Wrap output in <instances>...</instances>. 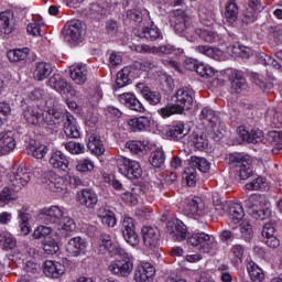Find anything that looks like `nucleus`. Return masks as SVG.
Here are the masks:
<instances>
[{"instance_id": "f3484780", "label": "nucleus", "mask_w": 282, "mask_h": 282, "mask_svg": "<svg viewBox=\"0 0 282 282\" xmlns=\"http://www.w3.org/2000/svg\"><path fill=\"white\" fill-rule=\"evenodd\" d=\"M76 202L84 208L94 209L98 204V194L91 188H84L77 192Z\"/></svg>"}, {"instance_id": "a211bd4d", "label": "nucleus", "mask_w": 282, "mask_h": 282, "mask_svg": "<svg viewBox=\"0 0 282 282\" xmlns=\"http://www.w3.org/2000/svg\"><path fill=\"white\" fill-rule=\"evenodd\" d=\"M135 88L138 94H141L142 98H144L149 105L155 106L162 102V94L158 90L151 89L147 84L138 83Z\"/></svg>"}, {"instance_id": "e2e57ef3", "label": "nucleus", "mask_w": 282, "mask_h": 282, "mask_svg": "<svg viewBox=\"0 0 282 282\" xmlns=\"http://www.w3.org/2000/svg\"><path fill=\"white\" fill-rule=\"evenodd\" d=\"M120 25L116 20H108L106 22V32L109 36H117Z\"/></svg>"}, {"instance_id": "c756f323", "label": "nucleus", "mask_w": 282, "mask_h": 282, "mask_svg": "<svg viewBox=\"0 0 282 282\" xmlns=\"http://www.w3.org/2000/svg\"><path fill=\"white\" fill-rule=\"evenodd\" d=\"M53 70L52 64L47 62H36L34 64L33 77L35 80H45L52 76Z\"/></svg>"}, {"instance_id": "aec40b11", "label": "nucleus", "mask_w": 282, "mask_h": 282, "mask_svg": "<svg viewBox=\"0 0 282 282\" xmlns=\"http://www.w3.org/2000/svg\"><path fill=\"white\" fill-rule=\"evenodd\" d=\"M17 149V140L10 131L0 132V158L10 155Z\"/></svg>"}, {"instance_id": "8fccbe9b", "label": "nucleus", "mask_w": 282, "mask_h": 282, "mask_svg": "<svg viewBox=\"0 0 282 282\" xmlns=\"http://www.w3.org/2000/svg\"><path fill=\"white\" fill-rule=\"evenodd\" d=\"M0 243L6 250H13L17 248V239L10 232L0 231Z\"/></svg>"}, {"instance_id": "f8f14e48", "label": "nucleus", "mask_w": 282, "mask_h": 282, "mask_svg": "<svg viewBox=\"0 0 282 282\" xmlns=\"http://www.w3.org/2000/svg\"><path fill=\"white\" fill-rule=\"evenodd\" d=\"M63 34L66 43H69L70 45L80 43V41H83V34H85L83 22L79 20L70 21L68 26H65Z\"/></svg>"}, {"instance_id": "bf43d9fd", "label": "nucleus", "mask_w": 282, "mask_h": 282, "mask_svg": "<svg viewBox=\"0 0 282 282\" xmlns=\"http://www.w3.org/2000/svg\"><path fill=\"white\" fill-rule=\"evenodd\" d=\"M90 14L95 19H98V17H104V14H107V7L105 3L95 2L90 6Z\"/></svg>"}, {"instance_id": "6e6552de", "label": "nucleus", "mask_w": 282, "mask_h": 282, "mask_svg": "<svg viewBox=\"0 0 282 282\" xmlns=\"http://www.w3.org/2000/svg\"><path fill=\"white\" fill-rule=\"evenodd\" d=\"M117 167L121 175L128 177V180H138L142 177V167H140V162L130 160L124 156H119L117 159Z\"/></svg>"}, {"instance_id": "5701e85b", "label": "nucleus", "mask_w": 282, "mask_h": 282, "mask_svg": "<svg viewBox=\"0 0 282 282\" xmlns=\"http://www.w3.org/2000/svg\"><path fill=\"white\" fill-rule=\"evenodd\" d=\"M43 272L48 279H61L65 274V267L58 261L46 260L43 264Z\"/></svg>"}, {"instance_id": "338daca9", "label": "nucleus", "mask_w": 282, "mask_h": 282, "mask_svg": "<svg viewBox=\"0 0 282 282\" xmlns=\"http://www.w3.org/2000/svg\"><path fill=\"white\" fill-rule=\"evenodd\" d=\"M121 199L122 202H124L126 204H129L130 206H135V204H138V196L132 192L122 193Z\"/></svg>"}, {"instance_id": "a18cd8bd", "label": "nucleus", "mask_w": 282, "mask_h": 282, "mask_svg": "<svg viewBox=\"0 0 282 282\" xmlns=\"http://www.w3.org/2000/svg\"><path fill=\"white\" fill-rule=\"evenodd\" d=\"M195 50L199 52V54H204V56H208V58H214V61H221V56H224V52H221V50L210 47L208 45L196 46Z\"/></svg>"}, {"instance_id": "f03ea898", "label": "nucleus", "mask_w": 282, "mask_h": 282, "mask_svg": "<svg viewBox=\"0 0 282 282\" xmlns=\"http://www.w3.org/2000/svg\"><path fill=\"white\" fill-rule=\"evenodd\" d=\"M193 107V95L188 88H180L176 91V104L172 106H165L161 109L160 113L163 118H170L173 113H183L184 110H188Z\"/></svg>"}, {"instance_id": "c03bdc74", "label": "nucleus", "mask_w": 282, "mask_h": 282, "mask_svg": "<svg viewBox=\"0 0 282 282\" xmlns=\"http://www.w3.org/2000/svg\"><path fill=\"white\" fill-rule=\"evenodd\" d=\"M189 166L197 169L200 173H208L210 171V162L202 156H191Z\"/></svg>"}, {"instance_id": "6ab92c4d", "label": "nucleus", "mask_w": 282, "mask_h": 282, "mask_svg": "<svg viewBox=\"0 0 282 282\" xmlns=\"http://www.w3.org/2000/svg\"><path fill=\"white\" fill-rule=\"evenodd\" d=\"M143 243L150 250L160 246V230L156 227L144 226L141 229Z\"/></svg>"}, {"instance_id": "cd10ccee", "label": "nucleus", "mask_w": 282, "mask_h": 282, "mask_svg": "<svg viewBox=\"0 0 282 282\" xmlns=\"http://www.w3.org/2000/svg\"><path fill=\"white\" fill-rule=\"evenodd\" d=\"M50 164L53 169H57L58 171H64L67 173L69 171V159L62 151H55L52 153L50 158Z\"/></svg>"}, {"instance_id": "ea45409f", "label": "nucleus", "mask_w": 282, "mask_h": 282, "mask_svg": "<svg viewBox=\"0 0 282 282\" xmlns=\"http://www.w3.org/2000/svg\"><path fill=\"white\" fill-rule=\"evenodd\" d=\"M247 271L250 275L251 281L253 282H263V280L265 279L263 269L259 268V264L252 261L247 263Z\"/></svg>"}, {"instance_id": "9b49d317", "label": "nucleus", "mask_w": 282, "mask_h": 282, "mask_svg": "<svg viewBox=\"0 0 282 282\" xmlns=\"http://www.w3.org/2000/svg\"><path fill=\"white\" fill-rule=\"evenodd\" d=\"M48 85L52 89L57 91V94H61V96H65L66 98H74V96H76V89H74L61 74H54L48 79Z\"/></svg>"}, {"instance_id": "f257e3e1", "label": "nucleus", "mask_w": 282, "mask_h": 282, "mask_svg": "<svg viewBox=\"0 0 282 282\" xmlns=\"http://www.w3.org/2000/svg\"><path fill=\"white\" fill-rule=\"evenodd\" d=\"M39 219L46 226L40 225L33 232V239L48 237L54 231L62 235V237H67L76 228V224L67 213V208L63 206L55 205L41 209Z\"/></svg>"}, {"instance_id": "69168bd1", "label": "nucleus", "mask_w": 282, "mask_h": 282, "mask_svg": "<svg viewBox=\"0 0 282 282\" xmlns=\"http://www.w3.org/2000/svg\"><path fill=\"white\" fill-rule=\"evenodd\" d=\"M230 252L235 259H238V261H241L243 259V254L246 252V247L241 245H234L230 249Z\"/></svg>"}, {"instance_id": "e433bc0d", "label": "nucleus", "mask_w": 282, "mask_h": 282, "mask_svg": "<svg viewBox=\"0 0 282 282\" xmlns=\"http://www.w3.org/2000/svg\"><path fill=\"white\" fill-rule=\"evenodd\" d=\"M97 217L104 226H108L109 228H113L117 224L116 214H113V212L108 207H100L97 210Z\"/></svg>"}, {"instance_id": "79ce46f5", "label": "nucleus", "mask_w": 282, "mask_h": 282, "mask_svg": "<svg viewBox=\"0 0 282 282\" xmlns=\"http://www.w3.org/2000/svg\"><path fill=\"white\" fill-rule=\"evenodd\" d=\"M128 124L132 131H144L151 127V119L149 117H139L128 120Z\"/></svg>"}, {"instance_id": "dca6fc26", "label": "nucleus", "mask_w": 282, "mask_h": 282, "mask_svg": "<svg viewBox=\"0 0 282 282\" xmlns=\"http://www.w3.org/2000/svg\"><path fill=\"white\" fill-rule=\"evenodd\" d=\"M118 101L127 109H131V111H138L139 113H144L147 108L142 105V101L138 99L135 94L133 93H123L118 95Z\"/></svg>"}, {"instance_id": "72a5a7b5", "label": "nucleus", "mask_w": 282, "mask_h": 282, "mask_svg": "<svg viewBox=\"0 0 282 282\" xmlns=\"http://www.w3.org/2000/svg\"><path fill=\"white\" fill-rule=\"evenodd\" d=\"M64 133L67 138H80V130H78L76 119L69 113H66V120L64 121Z\"/></svg>"}, {"instance_id": "4468645a", "label": "nucleus", "mask_w": 282, "mask_h": 282, "mask_svg": "<svg viewBox=\"0 0 282 282\" xmlns=\"http://www.w3.org/2000/svg\"><path fill=\"white\" fill-rule=\"evenodd\" d=\"M121 231L127 243L135 248L140 240L138 239V234L135 232V224L133 218L126 216L121 224Z\"/></svg>"}, {"instance_id": "13d9d810", "label": "nucleus", "mask_w": 282, "mask_h": 282, "mask_svg": "<svg viewBox=\"0 0 282 282\" xmlns=\"http://www.w3.org/2000/svg\"><path fill=\"white\" fill-rule=\"evenodd\" d=\"M95 166L94 161L84 159L77 162L76 169L79 173H91Z\"/></svg>"}, {"instance_id": "f704fd0d", "label": "nucleus", "mask_w": 282, "mask_h": 282, "mask_svg": "<svg viewBox=\"0 0 282 282\" xmlns=\"http://www.w3.org/2000/svg\"><path fill=\"white\" fill-rule=\"evenodd\" d=\"M225 19L230 25H235L237 23V19H239V6L237 4V0H229L225 8Z\"/></svg>"}, {"instance_id": "2eb2a0df", "label": "nucleus", "mask_w": 282, "mask_h": 282, "mask_svg": "<svg viewBox=\"0 0 282 282\" xmlns=\"http://www.w3.org/2000/svg\"><path fill=\"white\" fill-rule=\"evenodd\" d=\"M167 232L173 241H184L188 237L186 225L177 218H173L167 223Z\"/></svg>"}, {"instance_id": "2f4dec72", "label": "nucleus", "mask_w": 282, "mask_h": 282, "mask_svg": "<svg viewBox=\"0 0 282 282\" xmlns=\"http://www.w3.org/2000/svg\"><path fill=\"white\" fill-rule=\"evenodd\" d=\"M44 110L39 106H29L23 110V118L29 124H36L39 120H43Z\"/></svg>"}, {"instance_id": "4c0bfd02", "label": "nucleus", "mask_w": 282, "mask_h": 282, "mask_svg": "<svg viewBox=\"0 0 282 282\" xmlns=\"http://www.w3.org/2000/svg\"><path fill=\"white\" fill-rule=\"evenodd\" d=\"M87 148L95 155H104L105 154V144L102 143V140H100L99 135L91 134L88 138Z\"/></svg>"}, {"instance_id": "5fc2aeb1", "label": "nucleus", "mask_w": 282, "mask_h": 282, "mask_svg": "<svg viewBox=\"0 0 282 282\" xmlns=\"http://www.w3.org/2000/svg\"><path fill=\"white\" fill-rule=\"evenodd\" d=\"M126 149H128L130 153H134V155H138L140 153H144L147 145H144L142 141L131 140L126 142Z\"/></svg>"}, {"instance_id": "4be33fe9", "label": "nucleus", "mask_w": 282, "mask_h": 282, "mask_svg": "<svg viewBox=\"0 0 282 282\" xmlns=\"http://www.w3.org/2000/svg\"><path fill=\"white\" fill-rule=\"evenodd\" d=\"M68 182L67 177L51 173L47 180V188L53 193H67Z\"/></svg>"}, {"instance_id": "7c9ffc66", "label": "nucleus", "mask_w": 282, "mask_h": 282, "mask_svg": "<svg viewBox=\"0 0 282 282\" xmlns=\"http://www.w3.org/2000/svg\"><path fill=\"white\" fill-rule=\"evenodd\" d=\"M191 129L182 121L172 124L166 131V135L170 140H182L184 135H188Z\"/></svg>"}, {"instance_id": "052dcab7", "label": "nucleus", "mask_w": 282, "mask_h": 282, "mask_svg": "<svg viewBox=\"0 0 282 282\" xmlns=\"http://www.w3.org/2000/svg\"><path fill=\"white\" fill-rule=\"evenodd\" d=\"M232 54H236L241 58H250V56H252V51L249 47L241 46L238 44L232 47Z\"/></svg>"}, {"instance_id": "473e14b6", "label": "nucleus", "mask_w": 282, "mask_h": 282, "mask_svg": "<svg viewBox=\"0 0 282 282\" xmlns=\"http://www.w3.org/2000/svg\"><path fill=\"white\" fill-rule=\"evenodd\" d=\"M229 79L231 80V89L237 94H240V91H243L248 87L246 77L241 70H231Z\"/></svg>"}, {"instance_id": "bb28decb", "label": "nucleus", "mask_w": 282, "mask_h": 282, "mask_svg": "<svg viewBox=\"0 0 282 282\" xmlns=\"http://www.w3.org/2000/svg\"><path fill=\"white\" fill-rule=\"evenodd\" d=\"M238 135L241 138V140L249 142L250 144L263 142V131L259 129H252L251 131H248L246 127H239Z\"/></svg>"}, {"instance_id": "a878e982", "label": "nucleus", "mask_w": 282, "mask_h": 282, "mask_svg": "<svg viewBox=\"0 0 282 282\" xmlns=\"http://www.w3.org/2000/svg\"><path fill=\"white\" fill-rule=\"evenodd\" d=\"M85 250H87V242L80 237L72 238L67 242L66 251L69 257H80V254H85Z\"/></svg>"}, {"instance_id": "603ef678", "label": "nucleus", "mask_w": 282, "mask_h": 282, "mask_svg": "<svg viewBox=\"0 0 282 282\" xmlns=\"http://www.w3.org/2000/svg\"><path fill=\"white\" fill-rule=\"evenodd\" d=\"M160 36V30L155 28H145L139 31L138 37L145 39L147 41H158Z\"/></svg>"}, {"instance_id": "6e6d98bb", "label": "nucleus", "mask_w": 282, "mask_h": 282, "mask_svg": "<svg viewBox=\"0 0 282 282\" xmlns=\"http://www.w3.org/2000/svg\"><path fill=\"white\" fill-rule=\"evenodd\" d=\"M43 250L46 252V254H56V252L61 250V247L56 240L47 238L43 240Z\"/></svg>"}, {"instance_id": "c85d7f7f", "label": "nucleus", "mask_w": 282, "mask_h": 282, "mask_svg": "<svg viewBox=\"0 0 282 282\" xmlns=\"http://www.w3.org/2000/svg\"><path fill=\"white\" fill-rule=\"evenodd\" d=\"M88 76L89 70L85 64L70 66V78L76 85H85V83H87Z\"/></svg>"}, {"instance_id": "b1692460", "label": "nucleus", "mask_w": 282, "mask_h": 282, "mask_svg": "<svg viewBox=\"0 0 282 282\" xmlns=\"http://www.w3.org/2000/svg\"><path fill=\"white\" fill-rule=\"evenodd\" d=\"M189 147H193L196 149V151H208V137L206 133L196 130L192 134H189L187 140Z\"/></svg>"}, {"instance_id": "3c124183", "label": "nucleus", "mask_w": 282, "mask_h": 282, "mask_svg": "<svg viewBox=\"0 0 282 282\" xmlns=\"http://www.w3.org/2000/svg\"><path fill=\"white\" fill-rule=\"evenodd\" d=\"M64 148L70 155H83L85 153V144L76 141H68L64 143Z\"/></svg>"}, {"instance_id": "774afa93", "label": "nucleus", "mask_w": 282, "mask_h": 282, "mask_svg": "<svg viewBox=\"0 0 282 282\" xmlns=\"http://www.w3.org/2000/svg\"><path fill=\"white\" fill-rule=\"evenodd\" d=\"M254 21H257V11L247 9L243 12L242 23H254Z\"/></svg>"}, {"instance_id": "0eeeda50", "label": "nucleus", "mask_w": 282, "mask_h": 282, "mask_svg": "<svg viewBox=\"0 0 282 282\" xmlns=\"http://www.w3.org/2000/svg\"><path fill=\"white\" fill-rule=\"evenodd\" d=\"M187 242L189 246H194V248H197L199 252H204L205 254H210L214 250H217V240L214 236L206 232L193 234L187 238Z\"/></svg>"}, {"instance_id": "0e129e2a", "label": "nucleus", "mask_w": 282, "mask_h": 282, "mask_svg": "<svg viewBox=\"0 0 282 282\" xmlns=\"http://www.w3.org/2000/svg\"><path fill=\"white\" fill-rule=\"evenodd\" d=\"M176 14L181 15V20L183 22L176 23L174 30L176 32H184V30H186V22L188 21V17H186V13L183 10H176Z\"/></svg>"}, {"instance_id": "09e8293b", "label": "nucleus", "mask_w": 282, "mask_h": 282, "mask_svg": "<svg viewBox=\"0 0 282 282\" xmlns=\"http://www.w3.org/2000/svg\"><path fill=\"white\" fill-rule=\"evenodd\" d=\"M14 199H17V192L12 191L10 186L4 187L0 192V208L8 206V204L14 202Z\"/></svg>"}, {"instance_id": "ddd939ff", "label": "nucleus", "mask_w": 282, "mask_h": 282, "mask_svg": "<svg viewBox=\"0 0 282 282\" xmlns=\"http://www.w3.org/2000/svg\"><path fill=\"white\" fill-rule=\"evenodd\" d=\"M183 208L187 217H202L206 215V204L199 197L185 198Z\"/></svg>"}, {"instance_id": "680f3d73", "label": "nucleus", "mask_w": 282, "mask_h": 282, "mask_svg": "<svg viewBox=\"0 0 282 282\" xmlns=\"http://www.w3.org/2000/svg\"><path fill=\"white\" fill-rule=\"evenodd\" d=\"M199 37L205 41V43H217L219 41V35L213 31L204 30L200 32Z\"/></svg>"}, {"instance_id": "864d4df0", "label": "nucleus", "mask_w": 282, "mask_h": 282, "mask_svg": "<svg viewBox=\"0 0 282 282\" xmlns=\"http://www.w3.org/2000/svg\"><path fill=\"white\" fill-rule=\"evenodd\" d=\"M247 191H268V182L263 177H257L246 184Z\"/></svg>"}, {"instance_id": "7ed1b4c3", "label": "nucleus", "mask_w": 282, "mask_h": 282, "mask_svg": "<svg viewBox=\"0 0 282 282\" xmlns=\"http://www.w3.org/2000/svg\"><path fill=\"white\" fill-rule=\"evenodd\" d=\"M226 162L231 166H236L237 173H239L240 180H248L254 173V166L252 165V156L232 153L226 158Z\"/></svg>"}, {"instance_id": "423d86ee", "label": "nucleus", "mask_w": 282, "mask_h": 282, "mask_svg": "<svg viewBox=\"0 0 282 282\" xmlns=\"http://www.w3.org/2000/svg\"><path fill=\"white\" fill-rule=\"evenodd\" d=\"M246 206L248 207V213L253 219H268L270 216V208H268V202L265 196L251 195L248 200H246Z\"/></svg>"}, {"instance_id": "20e7f679", "label": "nucleus", "mask_w": 282, "mask_h": 282, "mask_svg": "<svg viewBox=\"0 0 282 282\" xmlns=\"http://www.w3.org/2000/svg\"><path fill=\"white\" fill-rule=\"evenodd\" d=\"M32 174L25 167H12L7 175V184L13 193H19L28 186Z\"/></svg>"}, {"instance_id": "a19ab883", "label": "nucleus", "mask_w": 282, "mask_h": 282, "mask_svg": "<svg viewBox=\"0 0 282 282\" xmlns=\"http://www.w3.org/2000/svg\"><path fill=\"white\" fill-rule=\"evenodd\" d=\"M67 115H63V112L56 111V109L46 106L43 113V120L46 122V124H55V120H61V118H64L66 120Z\"/></svg>"}, {"instance_id": "9d476101", "label": "nucleus", "mask_w": 282, "mask_h": 282, "mask_svg": "<svg viewBox=\"0 0 282 282\" xmlns=\"http://www.w3.org/2000/svg\"><path fill=\"white\" fill-rule=\"evenodd\" d=\"M200 120L208 122L213 131L217 133L216 140L221 138V131L226 130V124L219 119V113L213 110L210 107H204L200 111Z\"/></svg>"}, {"instance_id": "4d7b16f0", "label": "nucleus", "mask_w": 282, "mask_h": 282, "mask_svg": "<svg viewBox=\"0 0 282 282\" xmlns=\"http://www.w3.org/2000/svg\"><path fill=\"white\" fill-rule=\"evenodd\" d=\"M196 73L203 78H213V76H215V68L200 63L196 65Z\"/></svg>"}, {"instance_id": "393cba45", "label": "nucleus", "mask_w": 282, "mask_h": 282, "mask_svg": "<svg viewBox=\"0 0 282 282\" xmlns=\"http://www.w3.org/2000/svg\"><path fill=\"white\" fill-rule=\"evenodd\" d=\"M246 216V212L243 210V206L239 203H231L228 205L227 209V221L229 225L239 224L243 217Z\"/></svg>"}, {"instance_id": "58836bf2", "label": "nucleus", "mask_w": 282, "mask_h": 282, "mask_svg": "<svg viewBox=\"0 0 282 282\" xmlns=\"http://www.w3.org/2000/svg\"><path fill=\"white\" fill-rule=\"evenodd\" d=\"M29 155H32L36 160H43L47 155V147L40 142L31 141L29 145Z\"/></svg>"}, {"instance_id": "1a4fd4ad", "label": "nucleus", "mask_w": 282, "mask_h": 282, "mask_svg": "<svg viewBox=\"0 0 282 282\" xmlns=\"http://www.w3.org/2000/svg\"><path fill=\"white\" fill-rule=\"evenodd\" d=\"M121 257V260L111 261L108 265V270L112 274H116V276H123V279H127V276L133 272V260L129 258V253L127 252Z\"/></svg>"}, {"instance_id": "412c9836", "label": "nucleus", "mask_w": 282, "mask_h": 282, "mask_svg": "<svg viewBox=\"0 0 282 282\" xmlns=\"http://www.w3.org/2000/svg\"><path fill=\"white\" fill-rule=\"evenodd\" d=\"M153 276H155V268L149 262L134 269V281L137 282H153Z\"/></svg>"}, {"instance_id": "c9c22d12", "label": "nucleus", "mask_w": 282, "mask_h": 282, "mask_svg": "<svg viewBox=\"0 0 282 282\" xmlns=\"http://www.w3.org/2000/svg\"><path fill=\"white\" fill-rule=\"evenodd\" d=\"M14 32V23H12V12L2 11L0 13V34H12Z\"/></svg>"}, {"instance_id": "49530a36", "label": "nucleus", "mask_w": 282, "mask_h": 282, "mask_svg": "<svg viewBox=\"0 0 282 282\" xmlns=\"http://www.w3.org/2000/svg\"><path fill=\"white\" fill-rule=\"evenodd\" d=\"M131 67L126 66L117 73L116 86L121 89V87H127L131 83Z\"/></svg>"}, {"instance_id": "39448f33", "label": "nucleus", "mask_w": 282, "mask_h": 282, "mask_svg": "<svg viewBox=\"0 0 282 282\" xmlns=\"http://www.w3.org/2000/svg\"><path fill=\"white\" fill-rule=\"evenodd\" d=\"M96 252L99 254H109L110 257H124L127 251L120 245L113 242L109 234H101L94 243Z\"/></svg>"}, {"instance_id": "de8ad7c7", "label": "nucleus", "mask_w": 282, "mask_h": 282, "mask_svg": "<svg viewBox=\"0 0 282 282\" xmlns=\"http://www.w3.org/2000/svg\"><path fill=\"white\" fill-rule=\"evenodd\" d=\"M166 162V156L164 155V150L162 148L156 149L150 155V164L154 166V169H162Z\"/></svg>"}, {"instance_id": "37998d69", "label": "nucleus", "mask_w": 282, "mask_h": 282, "mask_svg": "<svg viewBox=\"0 0 282 282\" xmlns=\"http://www.w3.org/2000/svg\"><path fill=\"white\" fill-rule=\"evenodd\" d=\"M29 54L30 48L23 47L8 51L7 56L11 63H19L21 61H25Z\"/></svg>"}]
</instances>
